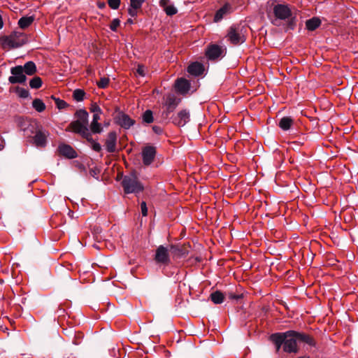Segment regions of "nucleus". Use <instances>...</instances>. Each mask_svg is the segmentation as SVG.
I'll use <instances>...</instances> for the list:
<instances>
[{
  "instance_id": "obj_1",
  "label": "nucleus",
  "mask_w": 358,
  "mask_h": 358,
  "mask_svg": "<svg viewBox=\"0 0 358 358\" xmlns=\"http://www.w3.org/2000/svg\"><path fill=\"white\" fill-rule=\"evenodd\" d=\"M268 340L274 344L276 352H278L282 346L285 352L297 353L298 342L306 343L311 347L316 346V342L311 336L294 330L272 334L269 336Z\"/></svg>"
},
{
  "instance_id": "obj_2",
  "label": "nucleus",
  "mask_w": 358,
  "mask_h": 358,
  "mask_svg": "<svg viewBox=\"0 0 358 358\" xmlns=\"http://www.w3.org/2000/svg\"><path fill=\"white\" fill-rule=\"evenodd\" d=\"M273 18L268 14L271 23L280 27L283 25L285 31L294 30L297 24L296 13L293 12L287 4H274L273 7Z\"/></svg>"
},
{
  "instance_id": "obj_3",
  "label": "nucleus",
  "mask_w": 358,
  "mask_h": 358,
  "mask_svg": "<svg viewBox=\"0 0 358 358\" xmlns=\"http://www.w3.org/2000/svg\"><path fill=\"white\" fill-rule=\"evenodd\" d=\"M121 185L125 194L139 193L144 189L143 185L138 180L135 172L124 176Z\"/></svg>"
},
{
  "instance_id": "obj_4",
  "label": "nucleus",
  "mask_w": 358,
  "mask_h": 358,
  "mask_svg": "<svg viewBox=\"0 0 358 358\" xmlns=\"http://www.w3.org/2000/svg\"><path fill=\"white\" fill-rule=\"evenodd\" d=\"M180 101L181 99L174 94H170L167 96L164 103V109L161 115L163 121H166V123L170 122V115L175 110Z\"/></svg>"
},
{
  "instance_id": "obj_5",
  "label": "nucleus",
  "mask_w": 358,
  "mask_h": 358,
  "mask_svg": "<svg viewBox=\"0 0 358 358\" xmlns=\"http://www.w3.org/2000/svg\"><path fill=\"white\" fill-rule=\"evenodd\" d=\"M227 37L234 45L243 43L245 41V36L242 32V28L236 25H233L229 28Z\"/></svg>"
},
{
  "instance_id": "obj_6",
  "label": "nucleus",
  "mask_w": 358,
  "mask_h": 358,
  "mask_svg": "<svg viewBox=\"0 0 358 358\" xmlns=\"http://www.w3.org/2000/svg\"><path fill=\"white\" fill-rule=\"evenodd\" d=\"M12 76H9L8 81L11 84H24L27 76L22 71V65H17L10 69Z\"/></svg>"
},
{
  "instance_id": "obj_7",
  "label": "nucleus",
  "mask_w": 358,
  "mask_h": 358,
  "mask_svg": "<svg viewBox=\"0 0 358 358\" xmlns=\"http://www.w3.org/2000/svg\"><path fill=\"white\" fill-rule=\"evenodd\" d=\"M116 111L117 113L114 117V120L115 123L122 128L129 129L135 124L136 121L134 119H131L127 114L119 110V108H117Z\"/></svg>"
},
{
  "instance_id": "obj_8",
  "label": "nucleus",
  "mask_w": 358,
  "mask_h": 358,
  "mask_svg": "<svg viewBox=\"0 0 358 358\" xmlns=\"http://www.w3.org/2000/svg\"><path fill=\"white\" fill-rule=\"evenodd\" d=\"M66 131H72L76 134H80L85 139H88L90 134H91L88 127H85L77 120L71 122L66 129Z\"/></svg>"
},
{
  "instance_id": "obj_9",
  "label": "nucleus",
  "mask_w": 358,
  "mask_h": 358,
  "mask_svg": "<svg viewBox=\"0 0 358 358\" xmlns=\"http://www.w3.org/2000/svg\"><path fill=\"white\" fill-rule=\"evenodd\" d=\"M169 251L170 250L167 248L163 245H159L155 252L154 257L155 261L157 264L169 265L171 262L170 255L169 253Z\"/></svg>"
},
{
  "instance_id": "obj_10",
  "label": "nucleus",
  "mask_w": 358,
  "mask_h": 358,
  "mask_svg": "<svg viewBox=\"0 0 358 358\" xmlns=\"http://www.w3.org/2000/svg\"><path fill=\"white\" fill-rule=\"evenodd\" d=\"M190 120L189 112L187 109L179 111L176 115H172L170 121L178 127L185 126Z\"/></svg>"
},
{
  "instance_id": "obj_11",
  "label": "nucleus",
  "mask_w": 358,
  "mask_h": 358,
  "mask_svg": "<svg viewBox=\"0 0 358 358\" xmlns=\"http://www.w3.org/2000/svg\"><path fill=\"white\" fill-rule=\"evenodd\" d=\"M225 49L217 44H210L206 50V55L209 60H215L224 55Z\"/></svg>"
},
{
  "instance_id": "obj_12",
  "label": "nucleus",
  "mask_w": 358,
  "mask_h": 358,
  "mask_svg": "<svg viewBox=\"0 0 358 358\" xmlns=\"http://www.w3.org/2000/svg\"><path fill=\"white\" fill-rule=\"evenodd\" d=\"M157 154L156 148L152 145H146L142 150L143 163L145 166L150 165L154 161Z\"/></svg>"
},
{
  "instance_id": "obj_13",
  "label": "nucleus",
  "mask_w": 358,
  "mask_h": 358,
  "mask_svg": "<svg viewBox=\"0 0 358 358\" xmlns=\"http://www.w3.org/2000/svg\"><path fill=\"white\" fill-rule=\"evenodd\" d=\"M190 245L187 244H171L170 245V252L175 257L180 258L185 257L189 252Z\"/></svg>"
},
{
  "instance_id": "obj_14",
  "label": "nucleus",
  "mask_w": 358,
  "mask_h": 358,
  "mask_svg": "<svg viewBox=\"0 0 358 358\" xmlns=\"http://www.w3.org/2000/svg\"><path fill=\"white\" fill-rule=\"evenodd\" d=\"M117 133L115 131L108 134L107 138L105 140V146L108 152L113 153L117 151Z\"/></svg>"
},
{
  "instance_id": "obj_15",
  "label": "nucleus",
  "mask_w": 358,
  "mask_h": 358,
  "mask_svg": "<svg viewBox=\"0 0 358 358\" xmlns=\"http://www.w3.org/2000/svg\"><path fill=\"white\" fill-rule=\"evenodd\" d=\"M57 151L60 155L68 159H74L78 156L76 151L71 145L66 143L59 144Z\"/></svg>"
},
{
  "instance_id": "obj_16",
  "label": "nucleus",
  "mask_w": 358,
  "mask_h": 358,
  "mask_svg": "<svg viewBox=\"0 0 358 358\" xmlns=\"http://www.w3.org/2000/svg\"><path fill=\"white\" fill-rule=\"evenodd\" d=\"M190 82L184 78H178L175 83L176 90L180 94H187L190 90Z\"/></svg>"
},
{
  "instance_id": "obj_17",
  "label": "nucleus",
  "mask_w": 358,
  "mask_h": 358,
  "mask_svg": "<svg viewBox=\"0 0 358 358\" xmlns=\"http://www.w3.org/2000/svg\"><path fill=\"white\" fill-rule=\"evenodd\" d=\"M0 43L3 49L17 48L22 46V43L13 41L12 37L9 36H2L0 37Z\"/></svg>"
},
{
  "instance_id": "obj_18",
  "label": "nucleus",
  "mask_w": 358,
  "mask_h": 358,
  "mask_svg": "<svg viewBox=\"0 0 358 358\" xmlns=\"http://www.w3.org/2000/svg\"><path fill=\"white\" fill-rule=\"evenodd\" d=\"M205 68L203 64L199 62L191 63L187 67V71L192 76H199L203 73Z\"/></svg>"
},
{
  "instance_id": "obj_19",
  "label": "nucleus",
  "mask_w": 358,
  "mask_h": 358,
  "mask_svg": "<svg viewBox=\"0 0 358 358\" xmlns=\"http://www.w3.org/2000/svg\"><path fill=\"white\" fill-rule=\"evenodd\" d=\"M159 6L167 15L172 16L178 12L177 8L173 4H170V0H160Z\"/></svg>"
},
{
  "instance_id": "obj_20",
  "label": "nucleus",
  "mask_w": 358,
  "mask_h": 358,
  "mask_svg": "<svg viewBox=\"0 0 358 358\" xmlns=\"http://www.w3.org/2000/svg\"><path fill=\"white\" fill-rule=\"evenodd\" d=\"M231 6L229 3H225L222 7L218 9L214 16V22H217L222 20V18L230 13Z\"/></svg>"
},
{
  "instance_id": "obj_21",
  "label": "nucleus",
  "mask_w": 358,
  "mask_h": 358,
  "mask_svg": "<svg viewBox=\"0 0 358 358\" xmlns=\"http://www.w3.org/2000/svg\"><path fill=\"white\" fill-rule=\"evenodd\" d=\"M76 117H77V120L80 121L85 127H88L89 121H88V113L85 109H79L75 113Z\"/></svg>"
},
{
  "instance_id": "obj_22",
  "label": "nucleus",
  "mask_w": 358,
  "mask_h": 358,
  "mask_svg": "<svg viewBox=\"0 0 358 358\" xmlns=\"http://www.w3.org/2000/svg\"><path fill=\"white\" fill-rule=\"evenodd\" d=\"M22 68L24 73L27 76H33L37 71L36 66L32 61L26 62Z\"/></svg>"
},
{
  "instance_id": "obj_23",
  "label": "nucleus",
  "mask_w": 358,
  "mask_h": 358,
  "mask_svg": "<svg viewBox=\"0 0 358 358\" xmlns=\"http://www.w3.org/2000/svg\"><path fill=\"white\" fill-rule=\"evenodd\" d=\"M34 141L38 147H44L46 144V135L41 130L36 131Z\"/></svg>"
},
{
  "instance_id": "obj_24",
  "label": "nucleus",
  "mask_w": 358,
  "mask_h": 358,
  "mask_svg": "<svg viewBox=\"0 0 358 358\" xmlns=\"http://www.w3.org/2000/svg\"><path fill=\"white\" fill-rule=\"evenodd\" d=\"M321 20L317 17H313L306 22V29L309 31H314L320 27Z\"/></svg>"
},
{
  "instance_id": "obj_25",
  "label": "nucleus",
  "mask_w": 358,
  "mask_h": 358,
  "mask_svg": "<svg viewBox=\"0 0 358 358\" xmlns=\"http://www.w3.org/2000/svg\"><path fill=\"white\" fill-rule=\"evenodd\" d=\"M294 122L293 119L291 117L285 116L282 117L278 123V126L285 131H287L291 128Z\"/></svg>"
},
{
  "instance_id": "obj_26",
  "label": "nucleus",
  "mask_w": 358,
  "mask_h": 358,
  "mask_svg": "<svg viewBox=\"0 0 358 358\" xmlns=\"http://www.w3.org/2000/svg\"><path fill=\"white\" fill-rule=\"evenodd\" d=\"M34 16H24V17H22L19 20H18V26L21 28V29H26L28 27H29L32 22H34Z\"/></svg>"
},
{
  "instance_id": "obj_27",
  "label": "nucleus",
  "mask_w": 358,
  "mask_h": 358,
  "mask_svg": "<svg viewBox=\"0 0 358 358\" xmlns=\"http://www.w3.org/2000/svg\"><path fill=\"white\" fill-rule=\"evenodd\" d=\"M210 299L214 303L220 304L224 301V295L221 291L217 290L210 294Z\"/></svg>"
},
{
  "instance_id": "obj_28",
  "label": "nucleus",
  "mask_w": 358,
  "mask_h": 358,
  "mask_svg": "<svg viewBox=\"0 0 358 358\" xmlns=\"http://www.w3.org/2000/svg\"><path fill=\"white\" fill-rule=\"evenodd\" d=\"M10 35L12 37L13 41L22 43V46L27 43V39L22 32L13 31Z\"/></svg>"
},
{
  "instance_id": "obj_29",
  "label": "nucleus",
  "mask_w": 358,
  "mask_h": 358,
  "mask_svg": "<svg viewBox=\"0 0 358 358\" xmlns=\"http://www.w3.org/2000/svg\"><path fill=\"white\" fill-rule=\"evenodd\" d=\"M154 122L153 112L151 110H146L142 114V122L143 124H151Z\"/></svg>"
},
{
  "instance_id": "obj_30",
  "label": "nucleus",
  "mask_w": 358,
  "mask_h": 358,
  "mask_svg": "<svg viewBox=\"0 0 358 358\" xmlns=\"http://www.w3.org/2000/svg\"><path fill=\"white\" fill-rule=\"evenodd\" d=\"M32 106L39 113L44 111L45 109V103L40 99H35L32 102Z\"/></svg>"
},
{
  "instance_id": "obj_31",
  "label": "nucleus",
  "mask_w": 358,
  "mask_h": 358,
  "mask_svg": "<svg viewBox=\"0 0 358 358\" xmlns=\"http://www.w3.org/2000/svg\"><path fill=\"white\" fill-rule=\"evenodd\" d=\"M42 79L38 76H35L29 81V86L32 89H38L42 86Z\"/></svg>"
},
{
  "instance_id": "obj_32",
  "label": "nucleus",
  "mask_w": 358,
  "mask_h": 358,
  "mask_svg": "<svg viewBox=\"0 0 358 358\" xmlns=\"http://www.w3.org/2000/svg\"><path fill=\"white\" fill-rule=\"evenodd\" d=\"M90 128L93 134H101L103 131L101 124L97 122H92Z\"/></svg>"
},
{
  "instance_id": "obj_33",
  "label": "nucleus",
  "mask_w": 358,
  "mask_h": 358,
  "mask_svg": "<svg viewBox=\"0 0 358 358\" xmlns=\"http://www.w3.org/2000/svg\"><path fill=\"white\" fill-rule=\"evenodd\" d=\"M15 92L17 94V95L20 98H23V99L28 98L30 95V93L28 90L22 88L18 86L15 88Z\"/></svg>"
},
{
  "instance_id": "obj_34",
  "label": "nucleus",
  "mask_w": 358,
  "mask_h": 358,
  "mask_svg": "<svg viewBox=\"0 0 358 358\" xmlns=\"http://www.w3.org/2000/svg\"><path fill=\"white\" fill-rule=\"evenodd\" d=\"M85 92L81 89H76L73 91V97L77 101H81L84 99Z\"/></svg>"
},
{
  "instance_id": "obj_35",
  "label": "nucleus",
  "mask_w": 358,
  "mask_h": 358,
  "mask_svg": "<svg viewBox=\"0 0 358 358\" xmlns=\"http://www.w3.org/2000/svg\"><path fill=\"white\" fill-rule=\"evenodd\" d=\"M51 99H53L57 105L58 109H64L67 108L69 105L64 100L57 98L55 96H51Z\"/></svg>"
},
{
  "instance_id": "obj_36",
  "label": "nucleus",
  "mask_w": 358,
  "mask_h": 358,
  "mask_svg": "<svg viewBox=\"0 0 358 358\" xmlns=\"http://www.w3.org/2000/svg\"><path fill=\"white\" fill-rule=\"evenodd\" d=\"M86 140L91 143V148L93 150L99 152L101 151V145L92 138L91 134H90L89 138Z\"/></svg>"
},
{
  "instance_id": "obj_37",
  "label": "nucleus",
  "mask_w": 358,
  "mask_h": 358,
  "mask_svg": "<svg viewBox=\"0 0 358 358\" xmlns=\"http://www.w3.org/2000/svg\"><path fill=\"white\" fill-rule=\"evenodd\" d=\"M110 80L108 78H101L99 81L96 82L97 86L101 89L106 88L109 85Z\"/></svg>"
},
{
  "instance_id": "obj_38",
  "label": "nucleus",
  "mask_w": 358,
  "mask_h": 358,
  "mask_svg": "<svg viewBox=\"0 0 358 358\" xmlns=\"http://www.w3.org/2000/svg\"><path fill=\"white\" fill-rule=\"evenodd\" d=\"M109 7L113 10H117L120 6V0H107Z\"/></svg>"
},
{
  "instance_id": "obj_39",
  "label": "nucleus",
  "mask_w": 358,
  "mask_h": 358,
  "mask_svg": "<svg viewBox=\"0 0 358 358\" xmlns=\"http://www.w3.org/2000/svg\"><path fill=\"white\" fill-rule=\"evenodd\" d=\"M145 0H130V6L134 8H141Z\"/></svg>"
},
{
  "instance_id": "obj_40",
  "label": "nucleus",
  "mask_w": 358,
  "mask_h": 358,
  "mask_svg": "<svg viewBox=\"0 0 358 358\" xmlns=\"http://www.w3.org/2000/svg\"><path fill=\"white\" fill-rule=\"evenodd\" d=\"M120 24V20L118 18H115L112 20L110 24V29L113 31H117V27Z\"/></svg>"
},
{
  "instance_id": "obj_41",
  "label": "nucleus",
  "mask_w": 358,
  "mask_h": 358,
  "mask_svg": "<svg viewBox=\"0 0 358 358\" xmlns=\"http://www.w3.org/2000/svg\"><path fill=\"white\" fill-rule=\"evenodd\" d=\"M90 112L93 113L94 114L96 113H102V110L101 108L97 105L96 103H92L91 104V106L90 108Z\"/></svg>"
},
{
  "instance_id": "obj_42",
  "label": "nucleus",
  "mask_w": 358,
  "mask_h": 358,
  "mask_svg": "<svg viewBox=\"0 0 358 358\" xmlns=\"http://www.w3.org/2000/svg\"><path fill=\"white\" fill-rule=\"evenodd\" d=\"M138 10H140V8H134L129 6V8H128V13L131 17H134L137 16Z\"/></svg>"
},
{
  "instance_id": "obj_43",
  "label": "nucleus",
  "mask_w": 358,
  "mask_h": 358,
  "mask_svg": "<svg viewBox=\"0 0 358 358\" xmlns=\"http://www.w3.org/2000/svg\"><path fill=\"white\" fill-rule=\"evenodd\" d=\"M141 213L143 216H147L148 215V208L146 206V203L145 201H143L141 203Z\"/></svg>"
},
{
  "instance_id": "obj_44",
  "label": "nucleus",
  "mask_w": 358,
  "mask_h": 358,
  "mask_svg": "<svg viewBox=\"0 0 358 358\" xmlns=\"http://www.w3.org/2000/svg\"><path fill=\"white\" fill-rule=\"evenodd\" d=\"M145 67L143 65L138 64V68L136 69V72L142 77L145 76V72H144Z\"/></svg>"
},
{
  "instance_id": "obj_45",
  "label": "nucleus",
  "mask_w": 358,
  "mask_h": 358,
  "mask_svg": "<svg viewBox=\"0 0 358 358\" xmlns=\"http://www.w3.org/2000/svg\"><path fill=\"white\" fill-rule=\"evenodd\" d=\"M152 131L156 134H158V135H160L163 133V129L159 127V126H153L152 127Z\"/></svg>"
},
{
  "instance_id": "obj_46",
  "label": "nucleus",
  "mask_w": 358,
  "mask_h": 358,
  "mask_svg": "<svg viewBox=\"0 0 358 358\" xmlns=\"http://www.w3.org/2000/svg\"><path fill=\"white\" fill-rule=\"evenodd\" d=\"M228 296L230 299L238 300L242 298V294H235L233 293H229Z\"/></svg>"
},
{
  "instance_id": "obj_47",
  "label": "nucleus",
  "mask_w": 358,
  "mask_h": 358,
  "mask_svg": "<svg viewBox=\"0 0 358 358\" xmlns=\"http://www.w3.org/2000/svg\"><path fill=\"white\" fill-rule=\"evenodd\" d=\"M99 173V169H91L90 170V174L92 177H94V178H95V177H96V176H97Z\"/></svg>"
},
{
  "instance_id": "obj_48",
  "label": "nucleus",
  "mask_w": 358,
  "mask_h": 358,
  "mask_svg": "<svg viewBox=\"0 0 358 358\" xmlns=\"http://www.w3.org/2000/svg\"><path fill=\"white\" fill-rule=\"evenodd\" d=\"M83 335L82 333H79L78 334V336H76L74 341H73V343L75 344V345H79L80 343V341H78V340H79V338H83Z\"/></svg>"
},
{
  "instance_id": "obj_49",
  "label": "nucleus",
  "mask_w": 358,
  "mask_h": 358,
  "mask_svg": "<svg viewBox=\"0 0 358 358\" xmlns=\"http://www.w3.org/2000/svg\"><path fill=\"white\" fill-rule=\"evenodd\" d=\"M100 114L101 113L94 114L92 122H99V120H100Z\"/></svg>"
},
{
  "instance_id": "obj_50",
  "label": "nucleus",
  "mask_w": 358,
  "mask_h": 358,
  "mask_svg": "<svg viewBox=\"0 0 358 358\" xmlns=\"http://www.w3.org/2000/svg\"><path fill=\"white\" fill-rule=\"evenodd\" d=\"M64 309L60 307V305L59 306V308H58V310H57V313L59 314V316H62L63 315V313H64Z\"/></svg>"
},
{
  "instance_id": "obj_51",
  "label": "nucleus",
  "mask_w": 358,
  "mask_h": 358,
  "mask_svg": "<svg viewBox=\"0 0 358 358\" xmlns=\"http://www.w3.org/2000/svg\"><path fill=\"white\" fill-rule=\"evenodd\" d=\"M97 6L102 9V8H104L106 7V3L104 2H98L97 3Z\"/></svg>"
},
{
  "instance_id": "obj_52",
  "label": "nucleus",
  "mask_w": 358,
  "mask_h": 358,
  "mask_svg": "<svg viewBox=\"0 0 358 358\" xmlns=\"http://www.w3.org/2000/svg\"><path fill=\"white\" fill-rule=\"evenodd\" d=\"M3 27V20H2V17L0 15V29H2Z\"/></svg>"
},
{
  "instance_id": "obj_53",
  "label": "nucleus",
  "mask_w": 358,
  "mask_h": 358,
  "mask_svg": "<svg viewBox=\"0 0 358 358\" xmlns=\"http://www.w3.org/2000/svg\"><path fill=\"white\" fill-rule=\"evenodd\" d=\"M123 178H124V176H123L122 173H121V174H118V175L117 176L116 180H120L121 178H122V179H123Z\"/></svg>"
},
{
  "instance_id": "obj_54",
  "label": "nucleus",
  "mask_w": 358,
  "mask_h": 358,
  "mask_svg": "<svg viewBox=\"0 0 358 358\" xmlns=\"http://www.w3.org/2000/svg\"><path fill=\"white\" fill-rule=\"evenodd\" d=\"M127 24H131L134 23V20L131 19V18H129L127 20Z\"/></svg>"
},
{
  "instance_id": "obj_55",
  "label": "nucleus",
  "mask_w": 358,
  "mask_h": 358,
  "mask_svg": "<svg viewBox=\"0 0 358 358\" xmlns=\"http://www.w3.org/2000/svg\"><path fill=\"white\" fill-rule=\"evenodd\" d=\"M297 358H309V357L308 356H301V357H299Z\"/></svg>"
}]
</instances>
